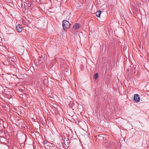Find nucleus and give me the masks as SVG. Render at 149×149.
<instances>
[{
    "label": "nucleus",
    "mask_w": 149,
    "mask_h": 149,
    "mask_svg": "<svg viewBox=\"0 0 149 149\" xmlns=\"http://www.w3.org/2000/svg\"><path fill=\"white\" fill-rule=\"evenodd\" d=\"M64 143L66 145V146H67L68 147L69 146L70 144V139L67 138L66 139H65V138H64Z\"/></svg>",
    "instance_id": "20e7f679"
},
{
    "label": "nucleus",
    "mask_w": 149,
    "mask_h": 149,
    "mask_svg": "<svg viewBox=\"0 0 149 149\" xmlns=\"http://www.w3.org/2000/svg\"><path fill=\"white\" fill-rule=\"evenodd\" d=\"M135 66V65H133V66Z\"/></svg>",
    "instance_id": "2eb2a0df"
},
{
    "label": "nucleus",
    "mask_w": 149,
    "mask_h": 149,
    "mask_svg": "<svg viewBox=\"0 0 149 149\" xmlns=\"http://www.w3.org/2000/svg\"><path fill=\"white\" fill-rule=\"evenodd\" d=\"M101 13V11H98L96 12V15L97 17H100Z\"/></svg>",
    "instance_id": "9d476101"
},
{
    "label": "nucleus",
    "mask_w": 149,
    "mask_h": 149,
    "mask_svg": "<svg viewBox=\"0 0 149 149\" xmlns=\"http://www.w3.org/2000/svg\"><path fill=\"white\" fill-rule=\"evenodd\" d=\"M134 100L136 102H139L140 100V97L137 94L134 95Z\"/></svg>",
    "instance_id": "0eeeda50"
},
{
    "label": "nucleus",
    "mask_w": 149,
    "mask_h": 149,
    "mask_svg": "<svg viewBox=\"0 0 149 149\" xmlns=\"http://www.w3.org/2000/svg\"><path fill=\"white\" fill-rule=\"evenodd\" d=\"M114 144V143L112 141H108L107 143V144L106 145H107V146H108V147H111V146L113 145Z\"/></svg>",
    "instance_id": "1a4fd4ad"
},
{
    "label": "nucleus",
    "mask_w": 149,
    "mask_h": 149,
    "mask_svg": "<svg viewBox=\"0 0 149 149\" xmlns=\"http://www.w3.org/2000/svg\"><path fill=\"white\" fill-rule=\"evenodd\" d=\"M62 25L63 29L64 30H66L70 28V24L67 21L64 20L63 21Z\"/></svg>",
    "instance_id": "f257e3e1"
},
{
    "label": "nucleus",
    "mask_w": 149,
    "mask_h": 149,
    "mask_svg": "<svg viewBox=\"0 0 149 149\" xmlns=\"http://www.w3.org/2000/svg\"><path fill=\"white\" fill-rule=\"evenodd\" d=\"M98 77V73H96L93 76V78L95 79H97Z\"/></svg>",
    "instance_id": "f8f14e48"
},
{
    "label": "nucleus",
    "mask_w": 149,
    "mask_h": 149,
    "mask_svg": "<svg viewBox=\"0 0 149 149\" xmlns=\"http://www.w3.org/2000/svg\"><path fill=\"white\" fill-rule=\"evenodd\" d=\"M16 57L13 56V57H8L7 58L8 60L9 61H11L13 63L15 62Z\"/></svg>",
    "instance_id": "423d86ee"
},
{
    "label": "nucleus",
    "mask_w": 149,
    "mask_h": 149,
    "mask_svg": "<svg viewBox=\"0 0 149 149\" xmlns=\"http://www.w3.org/2000/svg\"><path fill=\"white\" fill-rule=\"evenodd\" d=\"M16 29L17 31L18 32H21L23 30L22 26L20 24L17 25L16 26Z\"/></svg>",
    "instance_id": "7ed1b4c3"
},
{
    "label": "nucleus",
    "mask_w": 149,
    "mask_h": 149,
    "mask_svg": "<svg viewBox=\"0 0 149 149\" xmlns=\"http://www.w3.org/2000/svg\"><path fill=\"white\" fill-rule=\"evenodd\" d=\"M26 1L28 2V3L25 2L26 4L28 7H30L31 6V2L33 0H25Z\"/></svg>",
    "instance_id": "6e6552de"
},
{
    "label": "nucleus",
    "mask_w": 149,
    "mask_h": 149,
    "mask_svg": "<svg viewBox=\"0 0 149 149\" xmlns=\"http://www.w3.org/2000/svg\"><path fill=\"white\" fill-rule=\"evenodd\" d=\"M131 67H132V66L131 65Z\"/></svg>",
    "instance_id": "4468645a"
},
{
    "label": "nucleus",
    "mask_w": 149,
    "mask_h": 149,
    "mask_svg": "<svg viewBox=\"0 0 149 149\" xmlns=\"http://www.w3.org/2000/svg\"><path fill=\"white\" fill-rule=\"evenodd\" d=\"M131 67H132V66L131 65Z\"/></svg>",
    "instance_id": "ddd939ff"
},
{
    "label": "nucleus",
    "mask_w": 149,
    "mask_h": 149,
    "mask_svg": "<svg viewBox=\"0 0 149 149\" xmlns=\"http://www.w3.org/2000/svg\"><path fill=\"white\" fill-rule=\"evenodd\" d=\"M80 24L78 23H76L74 25L73 28V29L76 30L80 28Z\"/></svg>",
    "instance_id": "39448f33"
},
{
    "label": "nucleus",
    "mask_w": 149,
    "mask_h": 149,
    "mask_svg": "<svg viewBox=\"0 0 149 149\" xmlns=\"http://www.w3.org/2000/svg\"><path fill=\"white\" fill-rule=\"evenodd\" d=\"M104 135L103 134H99V135H97L96 137L97 139H98L100 140H102L104 139Z\"/></svg>",
    "instance_id": "f03ea898"
},
{
    "label": "nucleus",
    "mask_w": 149,
    "mask_h": 149,
    "mask_svg": "<svg viewBox=\"0 0 149 149\" xmlns=\"http://www.w3.org/2000/svg\"><path fill=\"white\" fill-rule=\"evenodd\" d=\"M45 58L44 55H40L39 56V61H42V60L43 59ZM42 62V61H41Z\"/></svg>",
    "instance_id": "9b49d317"
}]
</instances>
